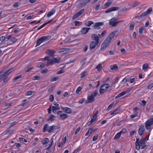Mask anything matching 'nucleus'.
I'll return each mask as SVG.
<instances>
[{
  "label": "nucleus",
  "mask_w": 153,
  "mask_h": 153,
  "mask_svg": "<svg viewBox=\"0 0 153 153\" xmlns=\"http://www.w3.org/2000/svg\"><path fill=\"white\" fill-rule=\"evenodd\" d=\"M135 145L136 149L138 150L140 149V146H141V149H143L146 146L145 145V141L143 139L139 140V138H137L136 140Z\"/></svg>",
  "instance_id": "nucleus-1"
},
{
  "label": "nucleus",
  "mask_w": 153,
  "mask_h": 153,
  "mask_svg": "<svg viewBox=\"0 0 153 153\" xmlns=\"http://www.w3.org/2000/svg\"><path fill=\"white\" fill-rule=\"evenodd\" d=\"M98 94V91L95 90L92 92L91 94L88 96L87 97V100L85 101V102L86 104L88 103L92 102L95 101V98L94 97Z\"/></svg>",
  "instance_id": "nucleus-2"
},
{
  "label": "nucleus",
  "mask_w": 153,
  "mask_h": 153,
  "mask_svg": "<svg viewBox=\"0 0 153 153\" xmlns=\"http://www.w3.org/2000/svg\"><path fill=\"white\" fill-rule=\"evenodd\" d=\"M48 61L46 66L47 67L49 65H52L55 63H58L60 61V58L59 57H51L50 59H47Z\"/></svg>",
  "instance_id": "nucleus-3"
},
{
  "label": "nucleus",
  "mask_w": 153,
  "mask_h": 153,
  "mask_svg": "<svg viewBox=\"0 0 153 153\" xmlns=\"http://www.w3.org/2000/svg\"><path fill=\"white\" fill-rule=\"evenodd\" d=\"M51 36L50 35L43 36L39 38L36 42V47L39 46L44 41L48 40L51 38Z\"/></svg>",
  "instance_id": "nucleus-4"
},
{
  "label": "nucleus",
  "mask_w": 153,
  "mask_h": 153,
  "mask_svg": "<svg viewBox=\"0 0 153 153\" xmlns=\"http://www.w3.org/2000/svg\"><path fill=\"white\" fill-rule=\"evenodd\" d=\"M153 125V118L148 119L145 123V126L147 130H149V131L152 129L151 127Z\"/></svg>",
  "instance_id": "nucleus-5"
},
{
  "label": "nucleus",
  "mask_w": 153,
  "mask_h": 153,
  "mask_svg": "<svg viewBox=\"0 0 153 153\" xmlns=\"http://www.w3.org/2000/svg\"><path fill=\"white\" fill-rule=\"evenodd\" d=\"M109 86V84L106 83L104 84L101 85L99 90L100 94H102L104 92L108 90Z\"/></svg>",
  "instance_id": "nucleus-6"
},
{
  "label": "nucleus",
  "mask_w": 153,
  "mask_h": 153,
  "mask_svg": "<svg viewBox=\"0 0 153 153\" xmlns=\"http://www.w3.org/2000/svg\"><path fill=\"white\" fill-rule=\"evenodd\" d=\"M63 111H59L57 112V114L59 115V119L62 120H63L66 119L68 117V115L66 114H62Z\"/></svg>",
  "instance_id": "nucleus-7"
},
{
  "label": "nucleus",
  "mask_w": 153,
  "mask_h": 153,
  "mask_svg": "<svg viewBox=\"0 0 153 153\" xmlns=\"http://www.w3.org/2000/svg\"><path fill=\"white\" fill-rule=\"evenodd\" d=\"M110 42V41L106 39L101 46V49L103 50L105 49L109 44Z\"/></svg>",
  "instance_id": "nucleus-8"
},
{
  "label": "nucleus",
  "mask_w": 153,
  "mask_h": 153,
  "mask_svg": "<svg viewBox=\"0 0 153 153\" xmlns=\"http://www.w3.org/2000/svg\"><path fill=\"white\" fill-rule=\"evenodd\" d=\"M91 39L92 40L94 41L97 43H99L100 39L99 37L96 34H93L91 35Z\"/></svg>",
  "instance_id": "nucleus-9"
},
{
  "label": "nucleus",
  "mask_w": 153,
  "mask_h": 153,
  "mask_svg": "<svg viewBox=\"0 0 153 153\" xmlns=\"http://www.w3.org/2000/svg\"><path fill=\"white\" fill-rule=\"evenodd\" d=\"M145 128L144 126L143 125H140L138 130V133L140 136L142 135L144 133Z\"/></svg>",
  "instance_id": "nucleus-10"
},
{
  "label": "nucleus",
  "mask_w": 153,
  "mask_h": 153,
  "mask_svg": "<svg viewBox=\"0 0 153 153\" xmlns=\"http://www.w3.org/2000/svg\"><path fill=\"white\" fill-rule=\"evenodd\" d=\"M46 52L48 55L50 56L53 57L54 56L56 51L51 49H48L46 50Z\"/></svg>",
  "instance_id": "nucleus-11"
},
{
  "label": "nucleus",
  "mask_w": 153,
  "mask_h": 153,
  "mask_svg": "<svg viewBox=\"0 0 153 153\" xmlns=\"http://www.w3.org/2000/svg\"><path fill=\"white\" fill-rule=\"evenodd\" d=\"M59 128L60 127L56 128L55 125H53L49 127L47 129V131L48 132L51 133L53 132V131L55 129H59Z\"/></svg>",
  "instance_id": "nucleus-12"
},
{
  "label": "nucleus",
  "mask_w": 153,
  "mask_h": 153,
  "mask_svg": "<svg viewBox=\"0 0 153 153\" xmlns=\"http://www.w3.org/2000/svg\"><path fill=\"white\" fill-rule=\"evenodd\" d=\"M103 24L102 22H98L95 23L93 25V27L95 29H99L100 28V26Z\"/></svg>",
  "instance_id": "nucleus-13"
},
{
  "label": "nucleus",
  "mask_w": 153,
  "mask_h": 153,
  "mask_svg": "<svg viewBox=\"0 0 153 153\" xmlns=\"http://www.w3.org/2000/svg\"><path fill=\"white\" fill-rule=\"evenodd\" d=\"M131 90V89L130 88L128 89L126 91H123L121 93L118 94L116 97L115 98H119L120 97L124 95L127 94Z\"/></svg>",
  "instance_id": "nucleus-14"
},
{
  "label": "nucleus",
  "mask_w": 153,
  "mask_h": 153,
  "mask_svg": "<svg viewBox=\"0 0 153 153\" xmlns=\"http://www.w3.org/2000/svg\"><path fill=\"white\" fill-rule=\"evenodd\" d=\"M84 10V9H82L80 11L76 13L73 16V19H75L78 17L83 13Z\"/></svg>",
  "instance_id": "nucleus-15"
},
{
  "label": "nucleus",
  "mask_w": 153,
  "mask_h": 153,
  "mask_svg": "<svg viewBox=\"0 0 153 153\" xmlns=\"http://www.w3.org/2000/svg\"><path fill=\"white\" fill-rule=\"evenodd\" d=\"M117 18H112L110 20L109 24L111 27L115 26H116V21H117Z\"/></svg>",
  "instance_id": "nucleus-16"
},
{
  "label": "nucleus",
  "mask_w": 153,
  "mask_h": 153,
  "mask_svg": "<svg viewBox=\"0 0 153 153\" xmlns=\"http://www.w3.org/2000/svg\"><path fill=\"white\" fill-rule=\"evenodd\" d=\"M119 9V7H111L108 9L107 10H106L105 11V13H109L112 11H116L117 10Z\"/></svg>",
  "instance_id": "nucleus-17"
},
{
  "label": "nucleus",
  "mask_w": 153,
  "mask_h": 153,
  "mask_svg": "<svg viewBox=\"0 0 153 153\" xmlns=\"http://www.w3.org/2000/svg\"><path fill=\"white\" fill-rule=\"evenodd\" d=\"M117 33V32L115 31L111 33L106 38V39H107L108 41L111 42L112 39L114 37L115 34Z\"/></svg>",
  "instance_id": "nucleus-18"
},
{
  "label": "nucleus",
  "mask_w": 153,
  "mask_h": 153,
  "mask_svg": "<svg viewBox=\"0 0 153 153\" xmlns=\"http://www.w3.org/2000/svg\"><path fill=\"white\" fill-rule=\"evenodd\" d=\"M98 43H97L96 42L94 41H91L90 44V50H92L96 46V45H98Z\"/></svg>",
  "instance_id": "nucleus-19"
},
{
  "label": "nucleus",
  "mask_w": 153,
  "mask_h": 153,
  "mask_svg": "<svg viewBox=\"0 0 153 153\" xmlns=\"http://www.w3.org/2000/svg\"><path fill=\"white\" fill-rule=\"evenodd\" d=\"M98 113V111L97 110L94 111L93 114V116L91 117V121L94 122L97 117V115Z\"/></svg>",
  "instance_id": "nucleus-20"
},
{
  "label": "nucleus",
  "mask_w": 153,
  "mask_h": 153,
  "mask_svg": "<svg viewBox=\"0 0 153 153\" xmlns=\"http://www.w3.org/2000/svg\"><path fill=\"white\" fill-rule=\"evenodd\" d=\"M53 113L54 114L57 113V110H59L60 109V107L59 106H52L51 107Z\"/></svg>",
  "instance_id": "nucleus-21"
},
{
  "label": "nucleus",
  "mask_w": 153,
  "mask_h": 153,
  "mask_svg": "<svg viewBox=\"0 0 153 153\" xmlns=\"http://www.w3.org/2000/svg\"><path fill=\"white\" fill-rule=\"evenodd\" d=\"M90 29V28H88L86 27H83L81 30V32L82 34H85L88 32L89 29Z\"/></svg>",
  "instance_id": "nucleus-22"
},
{
  "label": "nucleus",
  "mask_w": 153,
  "mask_h": 153,
  "mask_svg": "<svg viewBox=\"0 0 153 153\" xmlns=\"http://www.w3.org/2000/svg\"><path fill=\"white\" fill-rule=\"evenodd\" d=\"M63 110L65 113L67 114H70L72 112L71 109L70 108L67 107L63 108Z\"/></svg>",
  "instance_id": "nucleus-23"
},
{
  "label": "nucleus",
  "mask_w": 153,
  "mask_h": 153,
  "mask_svg": "<svg viewBox=\"0 0 153 153\" xmlns=\"http://www.w3.org/2000/svg\"><path fill=\"white\" fill-rule=\"evenodd\" d=\"M112 2V0H108L104 4V7L106 8L109 6Z\"/></svg>",
  "instance_id": "nucleus-24"
},
{
  "label": "nucleus",
  "mask_w": 153,
  "mask_h": 153,
  "mask_svg": "<svg viewBox=\"0 0 153 153\" xmlns=\"http://www.w3.org/2000/svg\"><path fill=\"white\" fill-rule=\"evenodd\" d=\"M90 0H83L80 4L81 6H85Z\"/></svg>",
  "instance_id": "nucleus-25"
},
{
  "label": "nucleus",
  "mask_w": 153,
  "mask_h": 153,
  "mask_svg": "<svg viewBox=\"0 0 153 153\" xmlns=\"http://www.w3.org/2000/svg\"><path fill=\"white\" fill-rule=\"evenodd\" d=\"M110 68L111 70H116L118 68V66L116 64L111 65L110 66Z\"/></svg>",
  "instance_id": "nucleus-26"
},
{
  "label": "nucleus",
  "mask_w": 153,
  "mask_h": 153,
  "mask_svg": "<svg viewBox=\"0 0 153 153\" xmlns=\"http://www.w3.org/2000/svg\"><path fill=\"white\" fill-rule=\"evenodd\" d=\"M94 22L92 21H89L85 22L84 24L86 26L89 27Z\"/></svg>",
  "instance_id": "nucleus-27"
},
{
  "label": "nucleus",
  "mask_w": 153,
  "mask_h": 153,
  "mask_svg": "<svg viewBox=\"0 0 153 153\" xmlns=\"http://www.w3.org/2000/svg\"><path fill=\"white\" fill-rule=\"evenodd\" d=\"M120 110H121V109H120V108L117 109L115 110L113 112H111L110 113V114L111 115H115V114H118V113H119L120 112Z\"/></svg>",
  "instance_id": "nucleus-28"
},
{
  "label": "nucleus",
  "mask_w": 153,
  "mask_h": 153,
  "mask_svg": "<svg viewBox=\"0 0 153 153\" xmlns=\"http://www.w3.org/2000/svg\"><path fill=\"white\" fill-rule=\"evenodd\" d=\"M68 51V49L67 48H61L60 49L59 52H62V54H65Z\"/></svg>",
  "instance_id": "nucleus-29"
},
{
  "label": "nucleus",
  "mask_w": 153,
  "mask_h": 153,
  "mask_svg": "<svg viewBox=\"0 0 153 153\" xmlns=\"http://www.w3.org/2000/svg\"><path fill=\"white\" fill-rule=\"evenodd\" d=\"M49 141V139L48 138H45L42 141V142L43 145H45L48 143Z\"/></svg>",
  "instance_id": "nucleus-30"
},
{
  "label": "nucleus",
  "mask_w": 153,
  "mask_h": 153,
  "mask_svg": "<svg viewBox=\"0 0 153 153\" xmlns=\"http://www.w3.org/2000/svg\"><path fill=\"white\" fill-rule=\"evenodd\" d=\"M139 3V2L134 1L131 4H130V5H131V7H133L137 6Z\"/></svg>",
  "instance_id": "nucleus-31"
},
{
  "label": "nucleus",
  "mask_w": 153,
  "mask_h": 153,
  "mask_svg": "<svg viewBox=\"0 0 153 153\" xmlns=\"http://www.w3.org/2000/svg\"><path fill=\"white\" fill-rule=\"evenodd\" d=\"M148 64L147 63L144 64L143 65V70L145 71L147 70L148 68Z\"/></svg>",
  "instance_id": "nucleus-32"
},
{
  "label": "nucleus",
  "mask_w": 153,
  "mask_h": 153,
  "mask_svg": "<svg viewBox=\"0 0 153 153\" xmlns=\"http://www.w3.org/2000/svg\"><path fill=\"white\" fill-rule=\"evenodd\" d=\"M41 78V76H35L33 77L32 79L33 80H39Z\"/></svg>",
  "instance_id": "nucleus-33"
},
{
  "label": "nucleus",
  "mask_w": 153,
  "mask_h": 153,
  "mask_svg": "<svg viewBox=\"0 0 153 153\" xmlns=\"http://www.w3.org/2000/svg\"><path fill=\"white\" fill-rule=\"evenodd\" d=\"M53 12L49 11L48 13L47 14V16L48 17H50L54 13L55 11L54 10H53Z\"/></svg>",
  "instance_id": "nucleus-34"
},
{
  "label": "nucleus",
  "mask_w": 153,
  "mask_h": 153,
  "mask_svg": "<svg viewBox=\"0 0 153 153\" xmlns=\"http://www.w3.org/2000/svg\"><path fill=\"white\" fill-rule=\"evenodd\" d=\"M121 133L120 132H119L117 134L115 135L114 139H118L121 136Z\"/></svg>",
  "instance_id": "nucleus-35"
},
{
  "label": "nucleus",
  "mask_w": 153,
  "mask_h": 153,
  "mask_svg": "<svg viewBox=\"0 0 153 153\" xmlns=\"http://www.w3.org/2000/svg\"><path fill=\"white\" fill-rule=\"evenodd\" d=\"M59 79V78L58 76H56L53 77L52 78L51 80L50 81L51 82H54L56 81L57 80Z\"/></svg>",
  "instance_id": "nucleus-36"
},
{
  "label": "nucleus",
  "mask_w": 153,
  "mask_h": 153,
  "mask_svg": "<svg viewBox=\"0 0 153 153\" xmlns=\"http://www.w3.org/2000/svg\"><path fill=\"white\" fill-rule=\"evenodd\" d=\"M12 71V69H10L5 72L4 74V76H6L9 74Z\"/></svg>",
  "instance_id": "nucleus-37"
},
{
  "label": "nucleus",
  "mask_w": 153,
  "mask_h": 153,
  "mask_svg": "<svg viewBox=\"0 0 153 153\" xmlns=\"http://www.w3.org/2000/svg\"><path fill=\"white\" fill-rule=\"evenodd\" d=\"M22 75H19L17 76L13 79V81H16L19 79L20 78L22 77Z\"/></svg>",
  "instance_id": "nucleus-38"
},
{
  "label": "nucleus",
  "mask_w": 153,
  "mask_h": 153,
  "mask_svg": "<svg viewBox=\"0 0 153 153\" xmlns=\"http://www.w3.org/2000/svg\"><path fill=\"white\" fill-rule=\"evenodd\" d=\"M48 126V124H46L44 125L42 129V131L43 132H45L47 130V128Z\"/></svg>",
  "instance_id": "nucleus-39"
},
{
  "label": "nucleus",
  "mask_w": 153,
  "mask_h": 153,
  "mask_svg": "<svg viewBox=\"0 0 153 153\" xmlns=\"http://www.w3.org/2000/svg\"><path fill=\"white\" fill-rule=\"evenodd\" d=\"M138 110V108L137 107H136L133 109V113L134 114H137V115L138 114V113L137 111V110Z\"/></svg>",
  "instance_id": "nucleus-40"
},
{
  "label": "nucleus",
  "mask_w": 153,
  "mask_h": 153,
  "mask_svg": "<svg viewBox=\"0 0 153 153\" xmlns=\"http://www.w3.org/2000/svg\"><path fill=\"white\" fill-rule=\"evenodd\" d=\"M51 22V21H48V22H46V23H45L44 24H43L42 25H41V26H40L39 28H38L37 29V30H39L40 29H41V28H42L43 26H44L45 25H46V24H47L50 23V22Z\"/></svg>",
  "instance_id": "nucleus-41"
},
{
  "label": "nucleus",
  "mask_w": 153,
  "mask_h": 153,
  "mask_svg": "<svg viewBox=\"0 0 153 153\" xmlns=\"http://www.w3.org/2000/svg\"><path fill=\"white\" fill-rule=\"evenodd\" d=\"M98 134H96L93 137L92 140L93 141H94L96 140L98 138Z\"/></svg>",
  "instance_id": "nucleus-42"
},
{
  "label": "nucleus",
  "mask_w": 153,
  "mask_h": 153,
  "mask_svg": "<svg viewBox=\"0 0 153 153\" xmlns=\"http://www.w3.org/2000/svg\"><path fill=\"white\" fill-rule=\"evenodd\" d=\"M45 63H42L41 64L39 65H38L36 67L39 68H42L45 67Z\"/></svg>",
  "instance_id": "nucleus-43"
},
{
  "label": "nucleus",
  "mask_w": 153,
  "mask_h": 153,
  "mask_svg": "<svg viewBox=\"0 0 153 153\" xmlns=\"http://www.w3.org/2000/svg\"><path fill=\"white\" fill-rule=\"evenodd\" d=\"M54 96L53 94H51L49 96V100L51 102H53L54 100Z\"/></svg>",
  "instance_id": "nucleus-44"
},
{
  "label": "nucleus",
  "mask_w": 153,
  "mask_h": 153,
  "mask_svg": "<svg viewBox=\"0 0 153 153\" xmlns=\"http://www.w3.org/2000/svg\"><path fill=\"white\" fill-rule=\"evenodd\" d=\"M102 68V66L100 64L98 65L96 67V68H97L98 71H100L101 69Z\"/></svg>",
  "instance_id": "nucleus-45"
},
{
  "label": "nucleus",
  "mask_w": 153,
  "mask_h": 153,
  "mask_svg": "<svg viewBox=\"0 0 153 153\" xmlns=\"http://www.w3.org/2000/svg\"><path fill=\"white\" fill-rule=\"evenodd\" d=\"M134 24L132 23H131L129 27V28L130 30H133L134 27Z\"/></svg>",
  "instance_id": "nucleus-46"
},
{
  "label": "nucleus",
  "mask_w": 153,
  "mask_h": 153,
  "mask_svg": "<svg viewBox=\"0 0 153 153\" xmlns=\"http://www.w3.org/2000/svg\"><path fill=\"white\" fill-rule=\"evenodd\" d=\"M55 117L53 115H51L49 117V120L51 121L55 119Z\"/></svg>",
  "instance_id": "nucleus-47"
},
{
  "label": "nucleus",
  "mask_w": 153,
  "mask_h": 153,
  "mask_svg": "<svg viewBox=\"0 0 153 153\" xmlns=\"http://www.w3.org/2000/svg\"><path fill=\"white\" fill-rule=\"evenodd\" d=\"M152 11V8L151 7H149L148 9L146 11V13H147V14H148V15Z\"/></svg>",
  "instance_id": "nucleus-48"
},
{
  "label": "nucleus",
  "mask_w": 153,
  "mask_h": 153,
  "mask_svg": "<svg viewBox=\"0 0 153 153\" xmlns=\"http://www.w3.org/2000/svg\"><path fill=\"white\" fill-rule=\"evenodd\" d=\"M82 24V22H80L76 21L75 22V25L76 26H79Z\"/></svg>",
  "instance_id": "nucleus-49"
},
{
  "label": "nucleus",
  "mask_w": 153,
  "mask_h": 153,
  "mask_svg": "<svg viewBox=\"0 0 153 153\" xmlns=\"http://www.w3.org/2000/svg\"><path fill=\"white\" fill-rule=\"evenodd\" d=\"M95 129L93 128H91L88 130V132H89L90 134H91L92 132L94 131Z\"/></svg>",
  "instance_id": "nucleus-50"
},
{
  "label": "nucleus",
  "mask_w": 153,
  "mask_h": 153,
  "mask_svg": "<svg viewBox=\"0 0 153 153\" xmlns=\"http://www.w3.org/2000/svg\"><path fill=\"white\" fill-rule=\"evenodd\" d=\"M48 71V69L47 68H45L44 70H42L41 71V73L42 74H45Z\"/></svg>",
  "instance_id": "nucleus-51"
},
{
  "label": "nucleus",
  "mask_w": 153,
  "mask_h": 153,
  "mask_svg": "<svg viewBox=\"0 0 153 153\" xmlns=\"http://www.w3.org/2000/svg\"><path fill=\"white\" fill-rule=\"evenodd\" d=\"M19 6V3L18 2H16L13 4L12 6L14 7H17Z\"/></svg>",
  "instance_id": "nucleus-52"
},
{
  "label": "nucleus",
  "mask_w": 153,
  "mask_h": 153,
  "mask_svg": "<svg viewBox=\"0 0 153 153\" xmlns=\"http://www.w3.org/2000/svg\"><path fill=\"white\" fill-rule=\"evenodd\" d=\"M3 82H6L7 81V78L8 76H4V75H3Z\"/></svg>",
  "instance_id": "nucleus-53"
},
{
  "label": "nucleus",
  "mask_w": 153,
  "mask_h": 153,
  "mask_svg": "<svg viewBox=\"0 0 153 153\" xmlns=\"http://www.w3.org/2000/svg\"><path fill=\"white\" fill-rule=\"evenodd\" d=\"M64 72H65L64 71L62 70H61L59 71H57L56 72V74H61L64 73Z\"/></svg>",
  "instance_id": "nucleus-54"
},
{
  "label": "nucleus",
  "mask_w": 153,
  "mask_h": 153,
  "mask_svg": "<svg viewBox=\"0 0 153 153\" xmlns=\"http://www.w3.org/2000/svg\"><path fill=\"white\" fill-rule=\"evenodd\" d=\"M13 131L11 129H9L5 133L6 134H11Z\"/></svg>",
  "instance_id": "nucleus-55"
},
{
  "label": "nucleus",
  "mask_w": 153,
  "mask_h": 153,
  "mask_svg": "<svg viewBox=\"0 0 153 153\" xmlns=\"http://www.w3.org/2000/svg\"><path fill=\"white\" fill-rule=\"evenodd\" d=\"M81 87L80 86L79 87L76 91V94L79 93V91H81Z\"/></svg>",
  "instance_id": "nucleus-56"
},
{
  "label": "nucleus",
  "mask_w": 153,
  "mask_h": 153,
  "mask_svg": "<svg viewBox=\"0 0 153 153\" xmlns=\"http://www.w3.org/2000/svg\"><path fill=\"white\" fill-rule=\"evenodd\" d=\"M17 39L16 37H13L11 39V41L13 43H14L16 41Z\"/></svg>",
  "instance_id": "nucleus-57"
},
{
  "label": "nucleus",
  "mask_w": 153,
  "mask_h": 153,
  "mask_svg": "<svg viewBox=\"0 0 153 153\" xmlns=\"http://www.w3.org/2000/svg\"><path fill=\"white\" fill-rule=\"evenodd\" d=\"M136 133V132L135 131H132L130 132V136H132L134 135Z\"/></svg>",
  "instance_id": "nucleus-58"
},
{
  "label": "nucleus",
  "mask_w": 153,
  "mask_h": 153,
  "mask_svg": "<svg viewBox=\"0 0 153 153\" xmlns=\"http://www.w3.org/2000/svg\"><path fill=\"white\" fill-rule=\"evenodd\" d=\"M127 132V130L126 128L123 129L120 132L121 134L122 133H125Z\"/></svg>",
  "instance_id": "nucleus-59"
},
{
  "label": "nucleus",
  "mask_w": 153,
  "mask_h": 153,
  "mask_svg": "<svg viewBox=\"0 0 153 153\" xmlns=\"http://www.w3.org/2000/svg\"><path fill=\"white\" fill-rule=\"evenodd\" d=\"M114 102L111 104L108 107L107 109H110L112 108V106L114 105Z\"/></svg>",
  "instance_id": "nucleus-60"
},
{
  "label": "nucleus",
  "mask_w": 153,
  "mask_h": 153,
  "mask_svg": "<svg viewBox=\"0 0 153 153\" xmlns=\"http://www.w3.org/2000/svg\"><path fill=\"white\" fill-rule=\"evenodd\" d=\"M152 87H153V83L149 85L147 87V88L149 89H151Z\"/></svg>",
  "instance_id": "nucleus-61"
},
{
  "label": "nucleus",
  "mask_w": 153,
  "mask_h": 153,
  "mask_svg": "<svg viewBox=\"0 0 153 153\" xmlns=\"http://www.w3.org/2000/svg\"><path fill=\"white\" fill-rule=\"evenodd\" d=\"M143 27H141L139 29V33L140 34H141L143 30Z\"/></svg>",
  "instance_id": "nucleus-62"
},
{
  "label": "nucleus",
  "mask_w": 153,
  "mask_h": 153,
  "mask_svg": "<svg viewBox=\"0 0 153 153\" xmlns=\"http://www.w3.org/2000/svg\"><path fill=\"white\" fill-rule=\"evenodd\" d=\"M5 37L4 36H2L0 37V41L2 42L5 39Z\"/></svg>",
  "instance_id": "nucleus-63"
},
{
  "label": "nucleus",
  "mask_w": 153,
  "mask_h": 153,
  "mask_svg": "<svg viewBox=\"0 0 153 153\" xmlns=\"http://www.w3.org/2000/svg\"><path fill=\"white\" fill-rule=\"evenodd\" d=\"M86 75V72H84L81 74L80 78H82L83 77Z\"/></svg>",
  "instance_id": "nucleus-64"
}]
</instances>
